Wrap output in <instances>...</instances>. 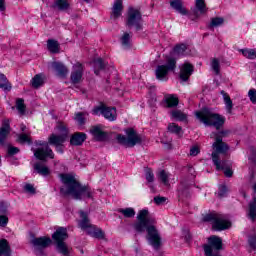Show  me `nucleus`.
Masks as SVG:
<instances>
[{"label":"nucleus","mask_w":256,"mask_h":256,"mask_svg":"<svg viewBox=\"0 0 256 256\" xmlns=\"http://www.w3.org/2000/svg\"><path fill=\"white\" fill-rule=\"evenodd\" d=\"M55 7L60 11H65V9H69V2L67 0H56Z\"/></svg>","instance_id":"nucleus-44"},{"label":"nucleus","mask_w":256,"mask_h":256,"mask_svg":"<svg viewBox=\"0 0 256 256\" xmlns=\"http://www.w3.org/2000/svg\"><path fill=\"white\" fill-rule=\"evenodd\" d=\"M167 201L166 197L163 196H156L154 197V203H156V205H164V203Z\"/></svg>","instance_id":"nucleus-51"},{"label":"nucleus","mask_w":256,"mask_h":256,"mask_svg":"<svg viewBox=\"0 0 256 256\" xmlns=\"http://www.w3.org/2000/svg\"><path fill=\"white\" fill-rule=\"evenodd\" d=\"M68 238L69 234H67V229L63 227L58 228L54 235H52V239L56 245V251L63 256H69L71 253V248L65 243Z\"/></svg>","instance_id":"nucleus-5"},{"label":"nucleus","mask_w":256,"mask_h":256,"mask_svg":"<svg viewBox=\"0 0 256 256\" xmlns=\"http://www.w3.org/2000/svg\"><path fill=\"white\" fill-rule=\"evenodd\" d=\"M211 67L216 75H219L221 71V65L219 64V60L217 58L212 59Z\"/></svg>","instance_id":"nucleus-47"},{"label":"nucleus","mask_w":256,"mask_h":256,"mask_svg":"<svg viewBox=\"0 0 256 256\" xmlns=\"http://www.w3.org/2000/svg\"><path fill=\"white\" fill-rule=\"evenodd\" d=\"M164 101L168 108L177 107V105H179V98L175 96V94H166Z\"/></svg>","instance_id":"nucleus-26"},{"label":"nucleus","mask_w":256,"mask_h":256,"mask_svg":"<svg viewBox=\"0 0 256 256\" xmlns=\"http://www.w3.org/2000/svg\"><path fill=\"white\" fill-rule=\"evenodd\" d=\"M41 85H43V75L37 74L32 79V87H34V89H39Z\"/></svg>","instance_id":"nucleus-39"},{"label":"nucleus","mask_w":256,"mask_h":256,"mask_svg":"<svg viewBox=\"0 0 256 256\" xmlns=\"http://www.w3.org/2000/svg\"><path fill=\"white\" fill-rule=\"evenodd\" d=\"M87 139V134L83 132H76L71 136L70 144L74 145V147H79L85 143Z\"/></svg>","instance_id":"nucleus-17"},{"label":"nucleus","mask_w":256,"mask_h":256,"mask_svg":"<svg viewBox=\"0 0 256 256\" xmlns=\"http://www.w3.org/2000/svg\"><path fill=\"white\" fill-rule=\"evenodd\" d=\"M247 215L251 221L256 220V196L254 195L252 200L248 203Z\"/></svg>","instance_id":"nucleus-25"},{"label":"nucleus","mask_w":256,"mask_h":256,"mask_svg":"<svg viewBox=\"0 0 256 256\" xmlns=\"http://www.w3.org/2000/svg\"><path fill=\"white\" fill-rule=\"evenodd\" d=\"M0 256H11V246L7 239L0 240Z\"/></svg>","instance_id":"nucleus-27"},{"label":"nucleus","mask_w":256,"mask_h":256,"mask_svg":"<svg viewBox=\"0 0 256 256\" xmlns=\"http://www.w3.org/2000/svg\"><path fill=\"white\" fill-rule=\"evenodd\" d=\"M70 79L74 84L81 83V79H83V64L77 62L73 65Z\"/></svg>","instance_id":"nucleus-14"},{"label":"nucleus","mask_w":256,"mask_h":256,"mask_svg":"<svg viewBox=\"0 0 256 256\" xmlns=\"http://www.w3.org/2000/svg\"><path fill=\"white\" fill-rule=\"evenodd\" d=\"M56 151H58V153H63V147L60 146H56Z\"/></svg>","instance_id":"nucleus-63"},{"label":"nucleus","mask_w":256,"mask_h":256,"mask_svg":"<svg viewBox=\"0 0 256 256\" xmlns=\"http://www.w3.org/2000/svg\"><path fill=\"white\" fill-rule=\"evenodd\" d=\"M94 73L95 75H99L100 71H103V69H105V67H107V64H105L103 62L102 58H97L94 60Z\"/></svg>","instance_id":"nucleus-33"},{"label":"nucleus","mask_w":256,"mask_h":256,"mask_svg":"<svg viewBox=\"0 0 256 256\" xmlns=\"http://www.w3.org/2000/svg\"><path fill=\"white\" fill-rule=\"evenodd\" d=\"M80 220L78 221V226L82 231H91L95 225L91 224V220L89 219V214L81 210L80 212Z\"/></svg>","instance_id":"nucleus-15"},{"label":"nucleus","mask_w":256,"mask_h":256,"mask_svg":"<svg viewBox=\"0 0 256 256\" xmlns=\"http://www.w3.org/2000/svg\"><path fill=\"white\" fill-rule=\"evenodd\" d=\"M67 138L65 135H57V134H51L48 138L49 145H54L55 147H59L60 145L64 144Z\"/></svg>","instance_id":"nucleus-21"},{"label":"nucleus","mask_w":256,"mask_h":256,"mask_svg":"<svg viewBox=\"0 0 256 256\" xmlns=\"http://www.w3.org/2000/svg\"><path fill=\"white\" fill-rule=\"evenodd\" d=\"M185 239H186V241L191 240V234L188 231L185 232Z\"/></svg>","instance_id":"nucleus-62"},{"label":"nucleus","mask_w":256,"mask_h":256,"mask_svg":"<svg viewBox=\"0 0 256 256\" xmlns=\"http://www.w3.org/2000/svg\"><path fill=\"white\" fill-rule=\"evenodd\" d=\"M190 155L192 157H197V155H199V147L194 146L190 149Z\"/></svg>","instance_id":"nucleus-60"},{"label":"nucleus","mask_w":256,"mask_h":256,"mask_svg":"<svg viewBox=\"0 0 256 256\" xmlns=\"http://www.w3.org/2000/svg\"><path fill=\"white\" fill-rule=\"evenodd\" d=\"M25 129H27V126H25V125H21V131H25Z\"/></svg>","instance_id":"nucleus-64"},{"label":"nucleus","mask_w":256,"mask_h":256,"mask_svg":"<svg viewBox=\"0 0 256 256\" xmlns=\"http://www.w3.org/2000/svg\"><path fill=\"white\" fill-rule=\"evenodd\" d=\"M0 89H3L4 91H11V89H13V86L9 83L5 74H0Z\"/></svg>","instance_id":"nucleus-32"},{"label":"nucleus","mask_w":256,"mask_h":256,"mask_svg":"<svg viewBox=\"0 0 256 256\" xmlns=\"http://www.w3.org/2000/svg\"><path fill=\"white\" fill-rule=\"evenodd\" d=\"M31 245L34 247L35 251H38L39 253H41V251H43V249H47V247H49V245H51V243H53V241L51 240L50 237H38V238H33L30 241Z\"/></svg>","instance_id":"nucleus-12"},{"label":"nucleus","mask_w":256,"mask_h":256,"mask_svg":"<svg viewBox=\"0 0 256 256\" xmlns=\"http://www.w3.org/2000/svg\"><path fill=\"white\" fill-rule=\"evenodd\" d=\"M56 129L61 133L60 135H64V137H68L69 135V130L67 129V125L63 122H58L56 125Z\"/></svg>","instance_id":"nucleus-40"},{"label":"nucleus","mask_w":256,"mask_h":256,"mask_svg":"<svg viewBox=\"0 0 256 256\" xmlns=\"http://www.w3.org/2000/svg\"><path fill=\"white\" fill-rule=\"evenodd\" d=\"M85 113L79 112L75 116V121H77L78 125H85V117H83Z\"/></svg>","instance_id":"nucleus-49"},{"label":"nucleus","mask_w":256,"mask_h":256,"mask_svg":"<svg viewBox=\"0 0 256 256\" xmlns=\"http://www.w3.org/2000/svg\"><path fill=\"white\" fill-rule=\"evenodd\" d=\"M34 170L43 177H47L51 173V170H49V167L43 165L41 162H37L34 164Z\"/></svg>","instance_id":"nucleus-28"},{"label":"nucleus","mask_w":256,"mask_h":256,"mask_svg":"<svg viewBox=\"0 0 256 256\" xmlns=\"http://www.w3.org/2000/svg\"><path fill=\"white\" fill-rule=\"evenodd\" d=\"M7 153L9 155V157H13V155H17V153H19V148L9 145Z\"/></svg>","instance_id":"nucleus-50"},{"label":"nucleus","mask_w":256,"mask_h":256,"mask_svg":"<svg viewBox=\"0 0 256 256\" xmlns=\"http://www.w3.org/2000/svg\"><path fill=\"white\" fill-rule=\"evenodd\" d=\"M59 177L63 183V187L60 188L62 195H70L72 199L79 201L93 197L91 188L81 185L75 176L71 174H60Z\"/></svg>","instance_id":"nucleus-2"},{"label":"nucleus","mask_w":256,"mask_h":256,"mask_svg":"<svg viewBox=\"0 0 256 256\" xmlns=\"http://www.w3.org/2000/svg\"><path fill=\"white\" fill-rule=\"evenodd\" d=\"M227 167H229V162L228 161H227V166L225 167V170H224L225 177H233V170L229 169Z\"/></svg>","instance_id":"nucleus-58"},{"label":"nucleus","mask_w":256,"mask_h":256,"mask_svg":"<svg viewBox=\"0 0 256 256\" xmlns=\"http://www.w3.org/2000/svg\"><path fill=\"white\" fill-rule=\"evenodd\" d=\"M20 143H31V139H29V135L26 133L19 135Z\"/></svg>","instance_id":"nucleus-56"},{"label":"nucleus","mask_w":256,"mask_h":256,"mask_svg":"<svg viewBox=\"0 0 256 256\" xmlns=\"http://www.w3.org/2000/svg\"><path fill=\"white\" fill-rule=\"evenodd\" d=\"M229 135V130H223L220 132H213L210 137L211 139H217V137H220L221 141H223V137H227Z\"/></svg>","instance_id":"nucleus-46"},{"label":"nucleus","mask_w":256,"mask_h":256,"mask_svg":"<svg viewBox=\"0 0 256 256\" xmlns=\"http://www.w3.org/2000/svg\"><path fill=\"white\" fill-rule=\"evenodd\" d=\"M195 116L201 123H204V125L215 127L217 130L221 129L222 125H225V117L212 112L209 108H203L195 112Z\"/></svg>","instance_id":"nucleus-4"},{"label":"nucleus","mask_w":256,"mask_h":256,"mask_svg":"<svg viewBox=\"0 0 256 256\" xmlns=\"http://www.w3.org/2000/svg\"><path fill=\"white\" fill-rule=\"evenodd\" d=\"M158 179L163 183L164 185H169V173H167L165 170H161L158 173Z\"/></svg>","instance_id":"nucleus-41"},{"label":"nucleus","mask_w":256,"mask_h":256,"mask_svg":"<svg viewBox=\"0 0 256 256\" xmlns=\"http://www.w3.org/2000/svg\"><path fill=\"white\" fill-rule=\"evenodd\" d=\"M47 49L50 53H59L60 44L59 41L48 39L47 40Z\"/></svg>","instance_id":"nucleus-31"},{"label":"nucleus","mask_w":256,"mask_h":256,"mask_svg":"<svg viewBox=\"0 0 256 256\" xmlns=\"http://www.w3.org/2000/svg\"><path fill=\"white\" fill-rule=\"evenodd\" d=\"M37 145H40L41 147L33 150L36 159H39L40 161H45L47 157H49L50 159L55 158V154H53V150L49 147V144H47L46 142H37Z\"/></svg>","instance_id":"nucleus-11"},{"label":"nucleus","mask_w":256,"mask_h":256,"mask_svg":"<svg viewBox=\"0 0 256 256\" xmlns=\"http://www.w3.org/2000/svg\"><path fill=\"white\" fill-rule=\"evenodd\" d=\"M251 156L249 157V160L252 161V163H255L256 165V149L255 148H251Z\"/></svg>","instance_id":"nucleus-59"},{"label":"nucleus","mask_w":256,"mask_h":256,"mask_svg":"<svg viewBox=\"0 0 256 256\" xmlns=\"http://www.w3.org/2000/svg\"><path fill=\"white\" fill-rule=\"evenodd\" d=\"M240 53H242V55L246 57V59H256L255 49H241Z\"/></svg>","instance_id":"nucleus-38"},{"label":"nucleus","mask_w":256,"mask_h":256,"mask_svg":"<svg viewBox=\"0 0 256 256\" xmlns=\"http://www.w3.org/2000/svg\"><path fill=\"white\" fill-rule=\"evenodd\" d=\"M126 27L129 29H133L134 27L136 31L143 29V16L141 15V11L133 7L128 9Z\"/></svg>","instance_id":"nucleus-8"},{"label":"nucleus","mask_w":256,"mask_h":256,"mask_svg":"<svg viewBox=\"0 0 256 256\" xmlns=\"http://www.w3.org/2000/svg\"><path fill=\"white\" fill-rule=\"evenodd\" d=\"M121 45L124 49L131 48V34L125 32L122 37L120 38Z\"/></svg>","instance_id":"nucleus-35"},{"label":"nucleus","mask_w":256,"mask_h":256,"mask_svg":"<svg viewBox=\"0 0 256 256\" xmlns=\"http://www.w3.org/2000/svg\"><path fill=\"white\" fill-rule=\"evenodd\" d=\"M88 235H92V237H96V239H103V237H105V233L95 226H93V229L88 230Z\"/></svg>","instance_id":"nucleus-36"},{"label":"nucleus","mask_w":256,"mask_h":256,"mask_svg":"<svg viewBox=\"0 0 256 256\" xmlns=\"http://www.w3.org/2000/svg\"><path fill=\"white\" fill-rule=\"evenodd\" d=\"M186 51H187V45L180 44L174 48V55H178V57H181V55H185Z\"/></svg>","instance_id":"nucleus-42"},{"label":"nucleus","mask_w":256,"mask_h":256,"mask_svg":"<svg viewBox=\"0 0 256 256\" xmlns=\"http://www.w3.org/2000/svg\"><path fill=\"white\" fill-rule=\"evenodd\" d=\"M5 10V0H0V11Z\"/></svg>","instance_id":"nucleus-61"},{"label":"nucleus","mask_w":256,"mask_h":256,"mask_svg":"<svg viewBox=\"0 0 256 256\" xmlns=\"http://www.w3.org/2000/svg\"><path fill=\"white\" fill-rule=\"evenodd\" d=\"M9 223V218L5 215H0V227H7Z\"/></svg>","instance_id":"nucleus-55"},{"label":"nucleus","mask_w":256,"mask_h":256,"mask_svg":"<svg viewBox=\"0 0 256 256\" xmlns=\"http://www.w3.org/2000/svg\"><path fill=\"white\" fill-rule=\"evenodd\" d=\"M191 75H193V65L185 63L180 70V79L182 81H189Z\"/></svg>","instance_id":"nucleus-19"},{"label":"nucleus","mask_w":256,"mask_h":256,"mask_svg":"<svg viewBox=\"0 0 256 256\" xmlns=\"http://www.w3.org/2000/svg\"><path fill=\"white\" fill-rule=\"evenodd\" d=\"M121 13H123V0H115L110 17L115 21L119 19Z\"/></svg>","instance_id":"nucleus-18"},{"label":"nucleus","mask_w":256,"mask_h":256,"mask_svg":"<svg viewBox=\"0 0 256 256\" xmlns=\"http://www.w3.org/2000/svg\"><path fill=\"white\" fill-rule=\"evenodd\" d=\"M214 143L212 144L213 152L211 154L212 161L216 167L217 171H221L227 167V160H221L220 155H227L229 151V144L223 142L221 137L214 138Z\"/></svg>","instance_id":"nucleus-3"},{"label":"nucleus","mask_w":256,"mask_h":256,"mask_svg":"<svg viewBox=\"0 0 256 256\" xmlns=\"http://www.w3.org/2000/svg\"><path fill=\"white\" fill-rule=\"evenodd\" d=\"M137 222L133 224V229L136 233H145L148 244L153 247L156 251L161 249L162 238L161 232L157 229V220L153 215L149 213V210L143 209L140 210L137 214Z\"/></svg>","instance_id":"nucleus-1"},{"label":"nucleus","mask_w":256,"mask_h":256,"mask_svg":"<svg viewBox=\"0 0 256 256\" xmlns=\"http://www.w3.org/2000/svg\"><path fill=\"white\" fill-rule=\"evenodd\" d=\"M202 221L205 223H212V229L215 231H225L231 227V222L225 217V215L217 212L206 214Z\"/></svg>","instance_id":"nucleus-6"},{"label":"nucleus","mask_w":256,"mask_h":256,"mask_svg":"<svg viewBox=\"0 0 256 256\" xmlns=\"http://www.w3.org/2000/svg\"><path fill=\"white\" fill-rule=\"evenodd\" d=\"M16 109L19 111L20 115L25 113V100H23V98H18L16 100Z\"/></svg>","instance_id":"nucleus-43"},{"label":"nucleus","mask_w":256,"mask_h":256,"mask_svg":"<svg viewBox=\"0 0 256 256\" xmlns=\"http://www.w3.org/2000/svg\"><path fill=\"white\" fill-rule=\"evenodd\" d=\"M171 117L176 119V121H185L187 119V114L183 113L181 110H173L171 112Z\"/></svg>","instance_id":"nucleus-37"},{"label":"nucleus","mask_w":256,"mask_h":256,"mask_svg":"<svg viewBox=\"0 0 256 256\" xmlns=\"http://www.w3.org/2000/svg\"><path fill=\"white\" fill-rule=\"evenodd\" d=\"M170 7L180 13V15H189V11L183 6L182 0H170Z\"/></svg>","instance_id":"nucleus-20"},{"label":"nucleus","mask_w":256,"mask_h":256,"mask_svg":"<svg viewBox=\"0 0 256 256\" xmlns=\"http://www.w3.org/2000/svg\"><path fill=\"white\" fill-rule=\"evenodd\" d=\"M92 115H103L108 121H115L117 119V109L100 104L92 109Z\"/></svg>","instance_id":"nucleus-10"},{"label":"nucleus","mask_w":256,"mask_h":256,"mask_svg":"<svg viewBox=\"0 0 256 256\" xmlns=\"http://www.w3.org/2000/svg\"><path fill=\"white\" fill-rule=\"evenodd\" d=\"M208 10L205 0H195L194 7L191 8V13L195 19H199V17L205 15Z\"/></svg>","instance_id":"nucleus-13"},{"label":"nucleus","mask_w":256,"mask_h":256,"mask_svg":"<svg viewBox=\"0 0 256 256\" xmlns=\"http://www.w3.org/2000/svg\"><path fill=\"white\" fill-rule=\"evenodd\" d=\"M221 95L223 96L224 99L226 111L227 113H229V115H231V113H233V101L231 100L229 94H227V92H225L224 90L221 91Z\"/></svg>","instance_id":"nucleus-29"},{"label":"nucleus","mask_w":256,"mask_h":256,"mask_svg":"<svg viewBox=\"0 0 256 256\" xmlns=\"http://www.w3.org/2000/svg\"><path fill=\"white\" fill-rule=\"evenodd\" d=\"M225 23V19L223 17H214L211 18L210 23L208 24V29H214L215 27H221Z\"/></svg>","instance_id":"nucleus-34"},{"label":"nucleus","mask_w":256,"mask_h":256,"mask_svg":"<svg viewBox=\"0 0 256 256\" xmlns=\"http://www.w3.org/2000/svg\"><path fill=\"white\" fill-rule=\"evenodd\" d=\"M9 133H11V122L9 119H4L0 128V145H5Z\"/></svg>","instance_id":"nucleus-16"},{"label":"nucleus","mask_w":256,"mask_h":256,"mask_svg":"<svg viewBox=\"0 0 256 256\" xmlns=\"http://www.w3.org/2000/svg\"><path fill=\"white\" fill-rule=\"evenodd\" d=\"M189 187H191V182L182 180L178 187L179 197H189Z\"/></svg>","instance_id":"nucleus-24"},{"label":"nucleus","mask_w":256,"mask_h":256,"mask_svg":"<svg viewBox=\"0 0 256 256\" xmlns=\"http://www.w3.org/2000/svg\"><path fill=\"white\" fill-rule=\"evenodd\" d=\"M168 131L170 133H175V135H179V133H181L182 128L181 126L177 125L176 123H170L168 125Z\"/></svg>","instance_id":"nucleus-45"},{"label":"nucleus","mask_w":256,"mask_h":256,"mask_svg":"<svg viewBox=\"0 0 256 256\" xmlns=\"http://www.w3.org/2000/svg\"><path fill=\"white\" fill-rule=\"evenodd\" d=\"M225 195H227V186L221 185L219 187L218 197L223 198V197H225Z\"/></svg>","instance_id":"nucleus-52"},{"label":"nucleus","mask_w":256,"mask_h":256,"mask_svg":"<svg viewBox=\"0 0 256 256\" xmlns=\"http://www.w3.org/2000/svg\"><path fill=\"white\" fill-rule=\"evenodd\" d=\"M116 139L124 147H135V145H141L143 143V138L133 128L126 130V136L119 134Z\"/></svg>","instance_id":"nucleus-7"},{"label":"nucleus","mask_w":256,"mask_h":256,"mask_svg":"<svg viewBox=\"0 0 256 256\" xmlns=\"http://www.w3.org/2000/svg\"><path fill=\"white\" fill-rule=\"evenodd\" d=\"M249 246L251 249L256 250V236H252L248 239Z\"/></svg>","instance_id":"nucleus-57"},{"label":"nucleus","mask_w":256,"mask_h":256,"mask_svg":"<svg viewBox=\"0 0 256 256\" xmlns=\"http://www.w3.org/2000/svg\"><path fill=\"white\" fill-rule=\"evenodd\" d=\"M118 213H121L125 219H133V217L136 215L135 209L131 207L119 208Z\"/></svg>","instance_id":"nucleus-30"},{"label":"nucleus","mask_w":256,"mask_h":256,"mask_svg":"<svg viewBox=\"0 0 256 256\" xmlns=\"http://www.w3.org/2000/svg\"><path fill=\"white\" fill-rule=\"evenodd\" d=\"M145 177L146 181L149 183H153V181H155V174H153V170H151V168H145Z\"/></svg>","instance_id":"nucleus-48"},{"label":"nucleus","mask_w":256,"mask_h":256,"mask_svg":"<svg viewBox=\"0 0 256 256\" xmlns=\"http://www.w3.org/2000/svg\"><path fill=\"white\" fill-rule=\"evenodd\" d=\"M90 133L93 135L96 141H105L107 139V133L101 130V127L99 126H93Z\"/></svg>","instance_id":"nucleus-22"},{"label":"nucleus","mask_w":256,"mask_h":256,"mask_svg":"<svg viewBox=\"0 0 256 256\" xmlns=\"http://www.w3.org/2000/svg\"><path fill=\"white\" fill-rule=\"evenodd\" d=\"M24 191L26 193H30V195H35V187L32 184H26L24 186Z\"/></svg>","instance_id":"nucleus-53"},{"label":"nucleus","mask_w":256,"mask_h":256,"mask_svg":"<svg viewBox=\"0 0 256 256\" xmlns=\"http://www.w3.org/2000/svg\"><path fill=\"white\" fill-rule=\"evenodd\" d=\"M248 97L252 103H256V90L250 89L248 92Z\"/></svg>","instance_id":"nucleus-54"},{"label":"nucleus","mask_w":256,"mask_h":256,"mask_svg":"<svg viewBox=\"0 0 256 256\" xmlns=\"http://www.w3.org/2000/svg\"><path fill=\"white\" fill-rule=\"evenodd\" d=\"M177 68V58L174 56H167L166 57V65H159L156 68V78L159 81H164L169 74V71H175Z\"/></svg>","instance_id":"nucleus-9"},{"label":"nucleus","mask_w":256,"mask_h":256,"mask_svg":"<svg viewBox=\"0 0 256 256\" xmlns=\"http://www.w3.org/2000/svg\"><path fill=\"white\" fill-rule=\"evenodd\" d=\"M52 69L57 72L59 77H67L69 75V69L61 62H52Z\"/></svg>","instance_id":"nucleus-23"}]
</instances>
